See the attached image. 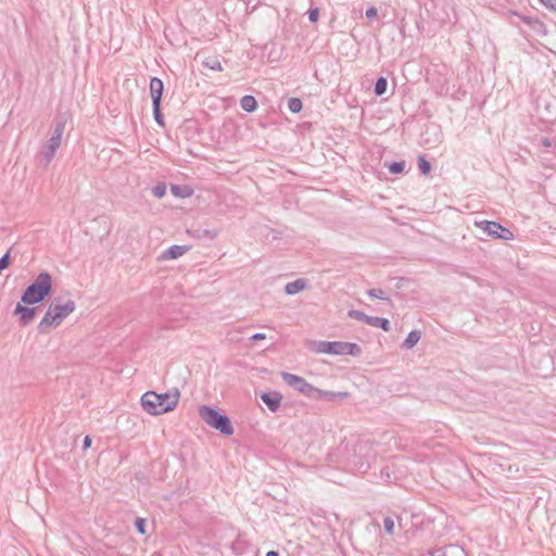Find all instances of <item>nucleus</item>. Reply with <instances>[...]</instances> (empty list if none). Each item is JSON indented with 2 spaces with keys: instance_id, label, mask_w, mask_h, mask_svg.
<instances>
[{
  "instance_id": "23",
  "label": "nucleus",
  "mask_w": 556,
  "mask_h": 556,
  "mask_svg": "<svg viewBox=\"0 0 556 556\" xmlns=\"http://www.w3.org/2000/svg\"><path fill=\"white\" fill-rule=\"evenodd\" d=\"M383 527H384V530H386L389 534H391V533L393 532V530H394V521H393V519H392V518H390V517L384 518V520H383Z\"/></svg>"
},
{
  "instance_id": "24",
  "label": "nucleus",
  "mask_w": 556,
  "mask_h": 556,
  "mask_svg": "<svg viewBox=\"0 0 556 556\" xmlns=\"http://www.w3.org/2000/svg\"><path fill=\"white\" fill-rule=\"evenodd\" d=\"M540 2L551 12L556 13V0H540Z\"/></svg>"
},
{
  "instance_id": "18",
  "label": "nucleus",
  "mask_w": 556,
  "mask_h": 556,
  "mask_svg": "<svg viewBox=\"0 0 556 556\" xmlns=\"http://www.w3.org/2000/svg\"><path fill=\"white\" fill-rule=\"evenodd\" d=\"M288 108L291 112L298 113L302 110V102L298 98H291L288 102Z\"/></svg>"
},
{
  "instance_id": "10",
  "label": "nucleus",
  "mask_w": 556,
  "mask_h": 556,
  "mask_svg": "<svg viewBox=\"0 0 556 556\" xmlns=\"http://www.w3.org/2000/svg\"><path fill=\"white\" fill-rule=\"evenodd\" d=\"M189 250L185 245H173L167 249L161 256L162 260H174L182 256Z\"/></svg>"
},
{
  "instance_id": "12",
  "label": "nucleus",
  "mask_w": 556,
  "mask_h": 556,
  "mask_svg": "<svg viewBox=\"0 0 556 556\" xmlns=\"http://www.w3.org/2000/svg\"><path fill=\"white\" fill-rule=\"evenodd\" d=\"M172 193L178 198H189L193 194V190L189 186H172Z\"/></svg>"
},
{
  "instance_id": "6",
  "label": "nucleus",
  "mask_w": 556,
  "mask_h": 556,
  "mask_svg": "<svg viewBox=\"0 0 556 556\" xmlns=\"http://www.w3.org/2000/svg\"><path fill=\"white\" fill-rule=\"evenodd\" d=\"M361 349L357 344L351 342H330V355H357Z\"/></svg>"
},
{
  "instance_id": "17",
  "label": "nucleus",
  "mask_w": 556,
  "mask_h": 556,
  "mask_svg": "<svg viewBox=\"0 0 556 556\" xmlns=\"http://www.w3.org/2000/svg\"><path fill=\"white\" fill-rule=\"evenodd\" d=\"M387 80L386 78L383 77H380L377 81H376V86H375V92L377 96H381L386 92L387 90Z\"/></svg>"
},
{
  "instance_id": "7",
  "label": "nucleus",
  "mask_w": 556,
  "mask_h": 556,
  "mask_svg": "<svg viewBox=\"0 0 556 556\" xmlns=\"http://www.w3.org/2000/svg\"><path fill=\"white\" fill-rule=\"evenodd\" d=\"M14 315L18 316V320L22 326H26L35 318L36 308L28 307V305L21 301L14 308Z\"/></svg>"
},
{
  "instance_id": "28",
  "label": "nucleus",
  "mask_w": 556,
  "mask_h": 556,
  "mask_svg": "<svg viewBox=\"0 0 556 556\" xmlns=\"http://www.w3.org/2000/svg\"><path fill=\"white\" fill-rule=\"evenodd\" d=\"M366 16L368 18H375L377 16V9L375 7H370L366 10Z\"/></svg>"
},
{
  "instance_id": "14",
  "label": "nucleus",
  "mask_w": 556,
  "mask_h": 556,
  "mask_svg": "<svg viewBox=\"0 0 556 556\" xmlns=\"http://www.w3.org/2000/svg\"><path fill=\"white\" fill-rule=\"evenodd\" d=\"M305 287H306L305 280L298 279V280L290 282L286 286V292L288 294H295V293H299L300 291L304 290Z\"/></svg>"
},
{
  "instance_id": "26",
  "label": "nucleus",
  "mask_w": 556,
  "mask_h": 556,
  "mask_svg": "<svg viewBox=\"0 0 556 556\" xmlns=\"http://www.w3.org/2000/svg\"><path fill=\"white\" fill-rule=\"evenodd\" d=\"M136 528L139 533L144 534L146 533V521L142 518L137 519L136 521Z\"/></svg>"
},
{
  "instance_id": "3",
  "label": "nucleus",
  "mask_w": 556,
  "mask_h": 556,
  "mask_svg": "<svg viewBox=\"0 0 556 556\" xmlns=\"http://www.w3.org/2000/svg\"><path fill=\"white\" fill-rule=\"evenodd\" d=\"M52 291V277L49 273H40L35 281L22 294V303L34 305L42 302Z\"/></svg>"
},
{
  "instance_id": "9",
  "label": "nucleus",
  "mask_w": 556,
  "mask_h": 556,
  "mask_svg": "<svg viewBox=\"0 0 556 556\" xmlns=\"http://www.w3.org/2000/svg\"><path fill=\"white\" fill-rule=\"evenodd\" d=\"M150 93L153 104L161 103L163 94V81L159 78H152L150 81Z\"/></svg>"
},
{
  "instance_id": "15",
  "label": "nucleus",
  "mask_w": 556,
  "mask_h": 556,
  "mask_svg": "<svg viewBox=\"0 0 556 556\" xmlns=\"http://www.w3.org/2000/svg\"><path fill=\"white\" fill-rule=\"evenodd\" d=\"M240 104H241V108L245 112H249V113L255 111L257 108V102H256L255 98L252 96H244L241 99Z\"/></svg>"
},
{
  "instance_id": "29",
  "label": "nucleus",
  "mask_w": 556,
  "mask_h": 556,
  "mask_svg": "<svg viewBox=\"0 0 556 556\" xmlns=\"http://www.w3.org/2000/svg\"><path fill=\"white\" fill-rule=\"evenodd\" d=\"M90 446H91V438L87 435L84 439V448H88Z\"/></svg>"
},
{
  "instance_id": "16",
  "label": "nucleus",
  "mask_w": 556,
  "mask_h": 556,
  "mask_svg": "<svg viewBox=\"0 0 556 556\" xmlns=\"http://www.w3.org/2000/svg\"><path fill=\"white\" fill-rule=\"evenodd\" d=\"M420 340V333L418 331H412L408 333L404 341V346L407 349L413 348Z\"/></svg>"
},
{
  "instance_id": "33",
  "label": "nucleus",
  "mask_w": 556,
  "mask_h": 556,
  "mask_svg": "<svg viewBox=\"0 0 556 556\" xmlns=\"http://www.w3.org/2000/svg\"><path fill=\"white\" fill-rule=\"evenodd\" d=\"M371 296H378L377 293H374V291H370L369 293Z\"/></svg>"
},
{
  "instance_id": "31",
  "label": "nucleus",
  "mask_w": 556,
  "mask_h": 556,
  "mask_svg": "<svg viewBox=\"0 0 556 556\" xmlns=\"http://www.w3.org/2000/svg\"><path fill=\"white\" fill-rule=\"evenodd\" d=\"M266 556H279V554L275 551L267 552Z\"/></svg>"
},
{
  "instance_id": "20",
  "label": "nucleus",
  "mask_w": 556,
  "mask_h": 556,
  "mask_svg": "<svg viewBox=\"0 0 556 556\" xmlns=\"http://www.w3.org/2000/svg\"><path fill=\"white\" fill-rule=\"evenodd\" d=\"M404 168H405V162H394L389 165V170L392 174H400L404 170Z\"/></svg>"
},
{
  "instance_id": "32",
  "label": "nucleus",
  "mask_w": 556,
  "mask_h": 556,
  "mask_svg": "<svg viewBox=\"0 0 556 556\" xmlns=\"http://www.w3.org/2000/svg\"><path fill=\"white\" fill-rule=\"evenodd\" d=\"M262 400H263L265 403H268V395H266V394L262 395Z\"/></svg>"
},
{
  "instance_id": "13",
  "label": "nucleus",
  "mask_w": 556,
  "mask_h": 556,
  "mask_svg": "<svg viewBox=\"0 0 556 556\" xmlns=\"http://www.w3.org/2000/svg\"><path fill=\"white\" fill-rule=\"evenodd\" d=\"M366 324L372 326V327H381L384 331L390 330V323L386 318H379V317H366Z\"/></svg>"
},
{
  "instance_id": "25",
  "label": "nucleus",
  "mask_w": 556,
  "mask_h": 556,
  "mask_svg": "<svg viewBox=\"0 0 556 556\" xmlns=\"http://www.w3.org/2000/svg\"><path fill=\"white\" fill-rule=\"evenodd\" d=\"M349 316L354 319H357V320H363L365 323H366V317H368L367 315H365L364 313L358 312V311H351L349 313Z\"/></svg>"
},
{
  "instance_id": "1",
  "label": "nucleus",
  "mask_w": 556,
  "mask_h": 556,
  "mask_svg": "<svg viewBox=\"0 0 556 556\" xmlns=\"http://www.w3.org/2000/svg\"><path fill=\"white\" fill-rule=\"evenodd\" d=\"M180 391L173 389L165 393L147 391L142 394L140 403L142 409L152 416H160L176 409L180 401Z\"/></svg>"
},
{
  "instance_id": "5",
  "label": "nucleus",
  "mask_w": 556,
  "mask_h": 556,
  "mask_svg": "<svg viewBox=\"0 0 556 556\" xmlns=\"http://www.w3.org/2000/svg\"><path fill=\"white\" fill-rule=\"evenodd\" d=\"M480 227L490 236L504 240L514 239L513 232L495 222H482Z\"/></svg>"
},
{
  "instance_id": "4",
  "label": "nucleus",
  "mask_w": 556,
  "mask_h": 556,
  "mask_svg": "<svg viewBox=\"0 0 556 556\" xmlns=\"http://www.w3.org/2000/svg\"><path fill=\"white\" fill-rule=\"evenodd\" d=\"M199 415L207 426L218 430L223 434L231 435L233 433V427L229 418L225 415H222L216 409L203 405L199 407Z\"/></svg>"
},
{
  "instance_id": "30",
  "label": "nucleus",
  "mask_w": 556,
  "mask_h": 556,
  "mask_svg": "<svg viewBox=\"0 0 556 556\" xmlns=\"http://www.w3.org/2000/svg\"><path fill=\"white\" fill-rule=\"evenodd\" d=\"M253 340H263L265 339V334L263 333H256L252 337Z\"/></svg>"
},
{
  "instance_id": "11",
  "label": "nucleus",
  "mask_w": 556,
  "mask_h": 556,
  "mask_svg": "<svg viewBox=\"0 0 556 556\" xmlns=\"http://www.w3.org/2000/svg\"><path fill=\"white\" fill-rule=\"evenodd\" d=\"M307 345L309 350L316 354L330 355V342L328 341H309Z\"/></svg>"
},
{
  "instance_id": "27",
  "label": "nucleus",
  "mask_w": 556,
  "mask_h": 556,
  "mask_svg": "<svg viewBox=\"0 0 556 556\" xmlns=\"http://www.w3.org/2000/svg\"><path fill=\"white\" fill-rule=\"evenodd\" d=\"M308 18L311 22H317L319 18V10L318 9L311 10L308 13Z\"/></svg>"
},
{
  "instance_id": "8",
  "label": "nucleus",
  "mask_w": 556,
  "mask_h": 556,
  "mask_svg": "<svg viewBox=\"0 0 556 556\" xmlns=\"http://www.w3.org/2000/svg\"><path fill=\"white\" fill-rule=\"evenodd\" d=\"M282 379L285 380V382L287 384L295 388L296 390H299L300 392L305 393V394L309 393L314 389L302 377H299V376H295L292 374H287V372L282 374Z\"/></svg>"
},
{
  "instance_id": "19",
  "label": "nucleus",
  "mask_w": 556,
  "mask_h": 556,
  "mask_svg": "<svg viewBox=\"0 0 556 556\" xmlns=\"http://www.w3.org/2000/svg\"><path fill=\"white\" fill-rule=\"evenodd\" d=\"M418 166L422 174L428 175L430 173V163L424 156H419Z\"/></svg>"
},
{
  "instance_id": "22",
  "label": "nucleus",
  "mask_w": 556,
  "mask_h": 556,
  "mask_svg": "<svg viewBox=\"0 0 556 556\" xmlns=\"http://www.w3.org/2000/svg\"><path fill=\"white\" fill-rule=\"evenodd\" d=\"M152 193L156 198H163L166 193V186L164 184L157 185L153 188Z\"/></svg>"
},
{
  "instance_id": "21",
  "label": "nucleus",
  "mask_w": 556,
  "mask_h": 556,
  "mask_svg": "<svg viewBox=\"0 0 556 556\" xmlns=\"http://www.w3.org/2000/svg\"><path fill=\"white\" fill-rule=\"evenodd\" d=\"M160 109H161V103L153 104L154 118L157 122V124H160L161 126H164V121L162 118Z\"/></svg>"
},
{
  "instance_id": "2",
  "label": "nucleus",
  "mask_w": 556,
  "mask_h": 556,
  "mask_svg": "<svg viewBox=\"0 0 556 556\" xmlns=\"http://www.w3.org/2000/svg\"><path fill=\"white\" fill-rule=\"evenodd\" d=\"M76 308L72 300L52 302L43 317L39 321L38 328L41 332H48L58 328Z\"/></svg>"
}]
</instances>
